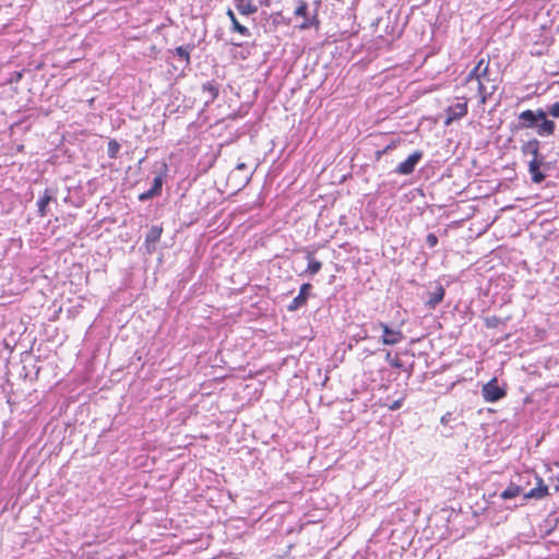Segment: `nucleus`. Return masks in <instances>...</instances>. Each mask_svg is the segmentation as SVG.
<instances>
[{
	"label": "nucleus",
	"mask_w": 559,
	"mask_h": 559,
	"mask_svg": "<svg viewBox=\"0 0 559 559\" xmlns=\"http://www.w3.org/2000/svg\"><path fill=\"white\" fill-rule=\"evenodd\" d=\"M547 115L559 119V102L549 104L546 109L533 111L526 109L519 115L520 129H533L539 136H551L556 131L555 121L547 118Z\"/></svg>",
	"instance_id": "obj_1"
},
{
	"label": "nucleus",
	"mask_w": 559,
	"mask_h": 559,
	"mask_svg": "<svg viewBox=\"0 0 559 559\" xmlns=\"http://www.w3.org/2000/svg\"><path fill=\"white\" fill-rule=\"evenodd\" d=\"M473 75H476L478 84V97L480 104H485L498 88L496 80L490 79L489 61L480 59L473 69Z\"/></svg>",
	"instance_id": "obj_2"
},
{
	"label": "nucleus",
	"mask_w": 559,
	"mask_h": 559,
	"mask_svg": "<svg viewBox=\"0 0 559 559\" xmlns=\"http://www.w3.org/2000/svg\"><path fill=\"white\" fill-rule=\"evenodd\" d=\"M381 329L382 337L381 342L384 345H396L404 340V334L401 330H393L386 323L378 322L374 324V329Z\"/></svg>",
	"instance_id": "obj_3"
},
{
	"label": "nucleus",
	"mask_w": 559,
	"mask_h": 559,
	"mask_svg": "<svg viewBox=\"0 0 559 559\" xmlns=\"http://www.w3.org/2000/svg\"><path fill=\"white\" fill-rule=\"evenodd\" d=\"M483 397L486 402H497L506 395V391L498 385L497 379H491L481 390Z\"/></svg>",
	"instance_id": "obj_4"
},
{
	"label": "nucleus",
	"mask_w": 559,
	"mask_h": 559,
	"mask_svg": "<svg viewBox=\"0 0 559 559\" xmlns=\"http://www.w3.org/2000/svg\"><path fill=\"white\" fill-rule=\"evenodd\" d=\"M421 157L423 153L420 151L414 152L404 162L397 165L395 173L399 175H411Z\"/></svg>",
	"instance_id": "obj_5"
},
{
	"label": "nucleus",
	"mask_w": 559,
	"mask_h": 559,
	"mask_svg": "<svg viewBox=\"0 0 559 559\" xmlns=\"http://www.w3.org/2000/svg\"><path fill=\"white\" fill-rule=\"evenodd\" d=\"M467 114V102L456 103L449 106L445 110V126H450L454 120L461 119Z\"/></svg>",
	"instance_id": "obj_6"
},
{
	"label": "nucleus",
	"mask_w": 559,
	"mask_h": 559,
	"mask_svg": "<svg viewBox=\"0 0 559 559\" xmlns=\"http://www.w3.org/2000/svg\"><path fill=\"white\" fill-rule=\"evenodd\" d=\"M311 284L305 283L300 286L299 294L292 300V302L287 306L288 311H296L304 305H306L308 299L309 290L311 289Z\"/></svg>",
	"instance_id": "obj_7"
},
{
	"label": "nucleus",
	"mask_w": 559,
	"mask_h": 559,
	"mask_svg": "<svg viewBox=\"0 0 559 559\" xmlns=\"http://www.w3.org/2000/svg\"><path fill=\"white\" fill-rule=\"evenodd\" d=\"M543 160L539 158H532L528 163V171L534 183H540L545 179V175L540 171Z\"/></svg>",
	"instance_id": "obj_8"
},
{
	"label": "nucleus",
	"mask_w": 559,
	"mask_h": 559,
	"mask_svg": "<svg viewBox=\"0 0 559 559\" xmlns=\"http://www.w3.org/2000/svg\"><path fill=\"white\" fill-rule=\"evenodd\" d=\"M235 7L242 15H251L258 11V7L253 3V0H235Z\"/></svg>",
	"instance_id": "obj_9"
},
{
	"label": "nucleus",
	"mask_w": 559,
	"mask_h": 559,
	"mask_svg": "<svg viewBox=\"0 0 559 559\" xmlns=\"http://www.w3.org/2000/svg\"><path fill=\"white\" fill-rule=\"evenodd\" d=\"M548 495V487L543 484V480L538 478V484L535 488L524 493V499H542Z\"/></svg>",
	"instance_id": "obj_10"
},
{
	"label": "nucleus",
	"mask_w": 559,
	"mask_h": 559,
	"mask_svg": "<svg viewBox=\"0 0 559 559\" xmlns=\"http://www.w3.org/2000/svg\"><path fill=\"white\" fill-rule=\"evenodd\" d=\"M521 151L524 155H531L533 158H538L539 155V141L536 139H532L525 142Z\"/></svg>",
	"instance_id": "obj_11"
},
{
	"label": "nucleus",
	"mask_w": 559,
	"mask_h": 559,
	"mask_svg": "<svg viewBox=\"0 0 559 559\" xmlns=\"http://www.w3.org/2000/svg\"><path fill=\"white\" fill-rule=\"evenodd\" d=\"M444 298V288L441 285L435 287L432 292L429 293V298L427 300V305L430 308H435L438 304H440Z\"/></svg>",
	"instance_id": "obj_12"
},
{
	"label": "nucleus",
	"mask_w": 559,
	"mask_h": 559,
	"mask_svg": "<svg viewBox=\"0 0 559 559\" xmlns=\"http://www.w3.org/2000/svg\"><path fill=\"white\" fill-rule=\"evenodd\" d=\"M226 14L231 22V28L234 32H237L242 36H250L249 29L238 22V20L236 19V15L231 9H228Z\"/></svg>",
	"instance_id": "obj_13"
},
{
	"label": "nucleus",
	"mask_w": 559,
	"mask_h": 559,
	"mask_svg": "<svg viewBox=\"0 0 559 559\" xmlns=\"http://www.w3.org/2000/svg\"><path fill=\"white\" fill-rule=\"evenodd\" d=\"M307 260H308V267H307L306 272L309 273L310 275L317 274L322 267L321 262L316 260L311 252L307 253Z\"/></svg>",
	"instance_id": "obj_14"
},
{
	"label": "nucleus",
	"mask_w": 559,
	"mask_h": 559,
	"mask_svg": "<svg viewBox=\"0 0 559 559\" xmlns=\"http://www.w3.org/2000/svg\"><path fill=\"white\" fill-rule=\"evenodd\" d=\"M51 200H52L51 194L49 193L48 190H46L44 195L40 197L39 200L37 201L38 212H39L40 216L46 215V207L50 203Z\"/></svg>",
	"instance_id": "obj_15"
},
{
	"label": "nucleus",
	"mask_w": 559,
	"mask_h": 559,
	"mask_svg": "<svg viewBox=\"0 0 559 559\" xmlns=\"http://www.w3.org/2000/svg\"><path fill=\"white\" fill-rule=\"evenodd\" d=\"M522 492V489L520 486L511 484L509 487H507L501 493L500 497L504 500L512 499L518 497Z\"/></svg>",
	"instance_id": "obj_16"
},
{
	"label": "nucleus",
	"mask_w": 559,
	"mask_h": 559,
	"mask_svg": "<svg viewBox=\"0 0 559 559\" xmlns=\"http://www.w3.org/2000/svg\"><path fill=\"white\" fill-rule=\"evenodd\" d=\"M162 235V228L158 226H152L146 235V242L147 243H155L159 240Z\"/></svg>",
	"instance_id": "obj_17"
},
{
	"label": "nucleus",
	"mask_w": 559,
	"mask_h": 559,
	"mask_svg": "<svg viewBox=\"0 0 559 559\" xmlns=\"http://www.w3.org/2000/svg\"><path fill=\"white\" fill-rule=\"evenodd\" d=\"M477 81L476 75H473V70L465 78V85L468 87L469 92L475 93L476 96H478Z\"/></svg>",
	"instance_id": "obj_18"
},
{
	"label": "nucleus",
	"mask_w": 559,
	"mask_h": 559,
	"mask_svg": "<svg viewBox=\"0 0 559 559\" xmlns=\"http://www.w3.org/2000/svg\"><path fill=\"white\" fill-rule=\"evenodd\" d=\"M190 46H179L175 49V52L178 57H180L186 63L190 62Z\"/></svg>",
	"instance_id": "obj_19"
},
{
	"label": "nucleus",
	"mask_w": 559,
	"mask_h": 559,
	"mask_svg": "<svg viewBox=\"0 0 559 559\" xmlns=\"http://www.w3.org/2000/svg\"><path fill=\"white\" fill-rule=\"evenodd\" d=\"M119 150H120V144L117 141H115V140L109 141V143H108V155L110 157H116L118 152H119Z\"/></svg>",
	"instance_id": "obj_20"
},
{
	"label": "nucleus",
	"mask_w": 559,
	"mask_h": 559,
	"mask_svg": "<svg viewBox=\"0 0 559 559\" xmlns=\"http://www.w3.org/2000/svg\"><path fill=\"white\" fill-rule=\"evenodd\" d=\"M203 90L210 94L211 99H215L218 95V88L212 83L204 84Z\"/></svg>",
	"instance_id": "obj_21"
},
{
	"label": "nucleus",
	"mask_w": 559,
	"mask_h": 559,
	"mask_svg": "<svg viewBox=\"0 0 559 559\" xmlns=\"http://www.w3.org/2000/svg\"><path fill=\"white\" fill-rule=\"evenodd\" d=\"M163 180L160 177H155L153 181V187L150 189L154 195L158 194L162 190Z\"/></svg>",
	"instance_id": "obj_22"
},
{
	"label": "nucleus",
	"mask_w": 559,
	"mask_h": 559,
	"mask_svg": "<svg viewBox=\"0 0 559 559\" xmlns=\"http://www.w3.org/2000/svg\"><path fill=\"white\" fill-rule=\"evenodd\" d=\"M385 360L393 367V368H401L402 361L399 358H393L391 356V353L388 352L385 355Z\"/></svg>",
	"instance_id": "obj_23"
},
{
	"label": "nucleus",
	"mask_w": 559,
	"mask_h": 559,
	"mask_svg": "<svg viewBox=\"0 0 559 559\" xmlns=\"http://www.w3.org/2000/svg\"><path fill=\"white\" fill-rule=\"evenodd\" d=\"M308 10V5L306 2L301 1L297 9L295 10V14L297 16H305Z\"/></svg>",
	"instance_id": "obj_24"
},
{
	"label": "nucleus",
	"mask_w": 559,
	"mask_h": 559,
	"mask_svg": "<svg viewBox=\"0 0 559 559\" xmlns=\"http://www.w3.org/2000/svg\"><path fill=\"white\" fill-rule=\"evenodd\" d=\"M426 243L433 248L438 243V237L435 234H428L426 237Z\"/></svg>",
	"instance_id": "obj_25"
},
{
	"label": "nucleus",
	"mask_w": 559,
	"mask_h": 559,
	"mask_svg": "<svg viewBox=\"0 0 559 559\" xmlns=\"http://www.w3.org/2000/svg\"><path fill=\"white\" fill-rule=\"evenodd\" d=\"M402 403H403V399L396 400V401H394V402L389 406V409H391V411H397V409H400V408H401Z\"/></svg>",
	"instance_id": "obj_26"
},
{
	"label": "nucleus",
	"mask_w": 559,
	"mask_h": 559,
	"mask_svg": "<svg viewBox=\"0 0 559 559\" xmlns=\"http://www.w3.org/2000/svg\"><path fill=\"white\" fill-rule=\"evenodd\" d=\"M153 197H154L153 192L151 190H147L146 192L140 194V200L144 201V200L151 199Z\"/></svg>",
	"instance_id": "obj_27"
},
{
	"label": "nucleus",
	"mask_w": 559,
	"mask_h": 559,
	"mask_svg": "<svg viewBox=\"0 0 559 559\" xmlns=\"http://www.w3.org/2000/svg\"><path fill=\"white\" fill-rule=\"evenodd\" d=\"M245 169H247V165H246V163H239V164H237V166H236V170H245Z\"/></svg>",
	"instance_id": "obj_28"
},
{
	"label": "nucleus",
	"mask_w": 559,
	"mask_h": 559,
	"mask_svg": "<svg viewBox=\"0 0 559 559\" xmlns=\"http://www.w3.org/2000/svg\"><path fill=\"white\" fill-rule=\"evenodd\" d=\"M487 321H488V325L493 326V325H495V321L497 322V321H498V319H497V318H492L491 323H490V320H489V319H488Z\"/></svg>",
	"instance_id": "obj_29"
},
{
	"label": "nucleus",
	"mask_w": 559,
	"mask_h": 559,
	"mask_svg": "<svg viewBox=\"0 0 559 559\" xmlns=\"http://www.w3.org/2000/svg\"><path fill=\"white\" fill-rule=\"evenodd\" d=\"M487 321H488V325L493 326V325H495V321L497 322V321H498V319H497V318H492L491 323H490V320H489V319H488Z\"/></svg>",
	"instance_id": "obj_30"
},
{
	"label": "nucleus",
	"mask_w": 559,
	"mask_h": 559,
	"mask_svg": "<svg viewBox=\"0 0 559 559\" xmlns=\"http://www.w3.org/2000/svg\"><path fill=\"white\" fill-rule=\"evenodd\" d=\"M487 321H488V325L493 326V325H495V321L497 322V321H498V319H497V318H492L491 323H490V320H489V319H488Z\"/></svg>",
	"instance_id": "obj_31"
},
{
	"label": "nucleus",
	"mask_w": 559,
	"mask_h": 559,
	"mask_svg": "<svg viewBox=\"0 0 559 559\" xmlns=\"http://www.w3.org/2000/svg\"><path fill=\"white\" fill-rule=\"evenodd\" d=\"M556 490H557V491L559 490V475L557 476V485H556Z\"/></svg>",
	"instance_id": "obj_32"
},
{
	"label": "nucleus",
	"mask_w": 559,
	"mask_h": 559,
	"mask_svg": "<svg viewBox=\"0 0 559 559\" xmlns=\"http://www.w3.org/2000/svg\"><path fill=\"white\" fill-rule=\"evenodd\" d=\"M251 178V174L246 177V182H248Z\"/></svg>",
	"instance_id": "obj_33"
},
{
	"label": "nucleus",
	"mask_w": 559,
	"mask_h": 559,
	"mask_svg": "<svg viewBox=\"0 0 559 559\" xmlns=\"http://www.w3.org/2000/svg\"><path fill=\"white\" fill-rule=\"evenodd\" d=\"M300 27H301V28H307V27H308V25H307L306 23H304Z\"/></svg>",
	"instance_id": "obj_34"
}]
</instances>
